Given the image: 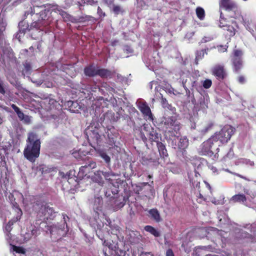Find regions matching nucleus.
<instances>
[{
	"label": "nucleus",
	"instance_id": "obj_1",
	"mask_svg": "<svg viewBox=\"0 0 256 256\" xmlns=\"http://www.w3.org/2000/svg\"><path fill=\"white\" fill-rule=\"evenodd\" d=\"M40 142L34 133L29 134L27 140V145L24 148V154L26 158L30 162H34L38 157Z\"/></svg>",
	"mask_w": 256,
	"mask_h": 256
},
{
	"label": "nucleus",
	"instance_id": "obj_2",
	"mask_svg": "<svg viewBox=\"0 0 256 256\" xmlns=\"http://www.w3.org/2000/svg\"><path fill=\"white\" fill-rule=\"evenodd\" d=\"M185 160L188 166L190 164L194 166V168L193 172L188 173L190 181L194 187L199 188L200 176L199 173L196 170V168H198L201 164L204 162V159L196 156L186 157Z\"/></svg>",
	"mask_w": 256,
	"mask_h": 256
},
{
	"label": "nucleus",
	"instance_id": "obj_3",
	"mask_svg": "<svg viewBox=\"0 0 256 256\" xmlns=\"http://www.w3.org/2000/svg\"><path fill=\"white\" fill-rule=\"evenodd\" d=\"M234 128L230 126H224L218 132L214 134V138L216 146H220V144L227 142L234 134Z\"/></svg>",
	"mask_w": 256,
	"mask_h": 256
},
{
	"label": "nucleus",
	"instance_id": "obj_4",
	"mask_svg": "<svg viewBox=\"0 0 256 256\" xmlns=\"http://www.w3.org/2000/svg\"><path fill=\"white\" fill-rule=\"evenodd\" d=\"M214 137H211L206 141L204 142L200 146V152L202 155L208 156L212 157V160H216L218 158V154H214V146L216 147L214 139Z\"/></svg>",
	"mask_w": 256,
	"mask_h": 256
},
{
	"label": "nucleus",
	"instance_id": "obj_5",
	"mask_svg": "<svg viewBox=\"0 0 256 256\" xmlns=\"http://www.w3.org/2000/svg\"><path fill=\"white\" fill-rule=\"evenodd\" d=\"M16 213V217L12 218L8 222V223L5 226V231L7 232L6 234V238H10L9 234L10 232L12 230V226L13 225L14 223L18 221L20 218V217L22 215V210L18 207L13 208L12 210V212H9L8 210H6L4 214H2L1 216L2 217L3 216H6L9 217V215L11 214V213Z\"/></svg>",
	"mask_w": 256,
	"mask_h": 256
},
{
	"label": "nucleus",
	"instance_id": "obj_6",
	"mask_svg": "<svg viewBox=\"0 0 256 256\" xmlns=\"http://www.w3.org/2000/svg\"><path fill=\"white\" fill-rule=\"evenodd\" d=\"M137 104L138 109L142 113L144 118L152 121L153 120L152 115L150 109L147 104L144 102L140 100L138 102Z\"/></svg>",
	"mask_w": 256,
	"mask_h": 256
},
{
	"label": "nucleus",
	"instance_id": "obj_7",
	"mask_svg": "<svg viewBox=\"0 0 256 256\" xmlns=\"http://www.w3.org/2000/svg\"><path fill=\"white\" fill-rule=\"evenodd\" d=\"M174 138L172 140V142H174V148H178L180 150H184L188 145V141L186 137H182L178 138L176 136L175 134H174Z\"/></svg>",
	"mask_w": 256,
	"mask_h": 256
},
{
	"label": "nucleus",
	"instance_id": "obj_8",
	"mask_svg": "<svg viewBox=\"0 0 256 256\" xmlns=\"http://www.w3.org/2000/svg\"><path fill=\"white\" fill-rule=\"evenodd\" d=\"M164 124L170 128V130H168L170 132H171V130H174L177 134L180 129V123L172 118H165Z\"/></svg>",
	"mask_w": 256,
	"mask_h": 256
},
{
	"label": "nucleus",
	"instance_id": "obj_9",
	"mask_svg": "<svg viewBox=\"0 0 256 256\" xmlns=\"http://www.w3.org/2000/svg\"><path fill=\"white\" fill-rule=\"evenodd\" d=\"M220 6L226 10H234L237 7L236 2L232 0H220Z\"/></svg>",
	"mask_w": 256,
	"mask_h": 256
},
{
	"label": "nucleus",
	"instance_id": "obj_10",
	"mask_svg": "<svg viewBox=\"0 0 256 256\" xmlns=\"http://www.w3.org/2000/svg\"><path fill=\"white\" fill-rule=\"evenodd\" d=\"M96 167V164L94 162H91L88 165H85L80 168L78 174L80 176H86L90 171Z\"/></svg>",
	"mask_w": 256,
	"mask_h": 256
},
{
	"label": "nucleus",
	"instance_id": "obj_11",
	"mask_svg": "<svg viewBox=\"0 0 256 256\" xmlns=\"http://www.w3.org/2000/svg\"><path fill=\"white\" fill-rule=\"evenodd\" d=\"M40 212L44 215L46 219L51 218L53 216V214H54L52 208L46 204L42 206Z\"/></svg>",
	"mask_w": 256,
	"mask_h": 256
},
{
	"label": "nucleus",
	"instance_id": "obj_12",
	"mask_svg": "<svg viewBox=\"0 0 256 256\" xmlns=\"http://www.w3.org/2000/svg\"><path fill=\"white\" fill-rule=\"evenodd\" d=\"M212 74L218 78H223L225 75V72L222 66H216L212 70Z\"/></svg>",
	"mask_w": 256,
	"mask_h": 256
},
{
	"label": "nucleus",
	"instance_id": "obj_13",
	"mask_svg": "<svg viewBox=\"0 0 256 256\" xmlns=\"http://www.w3.org/2000/svg\"><path fill=\"white\" fill-rule=\"evenodd\" d=\"M84 74L89 76H94L97 75V68L94 66H90L84 69Z\"/></svg>",
	"mask_w": 256,
	"mask_h": 256
},
{
	"label": "nucleus",
	"instance_id": "obj_14",
	"mask_svg": "<svg viewBox=\"0 0 256 256\" xmlns=\"http://www.w3.org/2000/svg\"><path fill=\"white\" fill-rule=\"evenodd\" d=\"M149 214L152 218L157 222H159L161 220L160 214L157 210L152 209L149 211Z\"/></svg>",
	"mask_w": 256,
	"mask_h": 256
},
{
	"label": "nucleus",
	"instance_id": "obj_15",
	"mask_svg": "<svg viewBox=\"0 0 256 256\" xmlns=\"http://www.w3.org/2000/svg\"><path fill=\"white\" fill-rule=\"evenodd\" d=\"M102 205V198L98 197L95 198L94 201V210H96V212H98V210H100V208Z\"/></svg>",
	"mask_w": 256,
	"mask_h": 256
},
{
	"label": "nucleus",
	"instance_id": "obj_16",
	"mask_svg": "<svg viewBox=\"0 0 256 256\" xmlns=\"http://www.w3.org/2000/svg\"><path fill=\"white\" fill-rule=\"evenodd\" d=\"M246 198L244 194H236L233 196L231 198V201L234 202H244L246 201Z\"/></svg>",
	"mask_w": 256,
	"mask_h": 256
},
{
	"label": "nucleus",
	"instance_id": "obj_17",
	"mask_svg": "<svg viewBox=\"0 0 256 256\" xmlns=\"http://www.w3.org/2000/svg\"><path fill=\"white\" fill-rule=\"evenodd\" d=\"M17 115L18 117V118L21 120L24 121V122L26 123H28L30 122L31 118L30 117L24 114L20 111V112H18Z\"/></svg>",
	"mask_w": 256,
	"mask_h": 256
},
{
	"label": "nucleus",
	"instance_id": "obj_18",
	"mask_svg": "<svg viewBox=\"0 0 256 256\" xmlns=\"http://www.w3.org/2000/svg\"><path fill=\"white\" fill-rule=\"evenodd\" d=\"M236 164L237 165L241 164H246V165H249L250 166H252L254 165V162L252 161H250L249 160L244 159L242 158H238L237 161L236 162Z\"/></svg>",
	"mask_w": 256,
	"mask_h": 256
},
{
	"label": "nucleus",
	"instance_id": "obj_19",
	"mask_svg": "<svg viewBox=\"0 0 256 256\" xmlns=\"http://www.w3.org/2000/svg\"><path fill=\"white\" fill-rule=\"evenodd\" d=\"M97 75H99L101 77L107 78L110 75V71L106 69H98L97 68Z\"/></svg>",
	"mask_w": 256,
	"mask_h": 256
},
{
	"label": "nucleus",
	"instance_id": "obj_20",
	"mask_svg": "<svg viewBox=\"0 0 256 256\" xmlns=\"http://www.w3.org/2000/svg\"><path fill=\"white\" fill-rule=\"evenodd\" d=\"M144 230L154 236H160L159 232L156 230L154 228L150 226H147L144 227Z\"/></svg>",
	"mask_w": 256,
	"mask_h": 256
},
{
	"label": "nucleus",
	"instance_id": "obj_21",
	"mask_svg": "<svg viewBox=\"0 0 256 256\" xmlns=\"http://www.w3.org/2000/svg\"><path fill=\"white\" fill-rule=\"evenodd\" d=\"M99 156L104 160L106 164H110V158L103 150H100L98 152Z\"/></svg>",
	"mask_w": 256,
	"mask_h": 256
},
{
	"label": "nucleus",
	"instance_id": "obj_22",
	"mask_svg": "<svg viewBox=\"0 0 256 256\" xmlns=\"http://www.w3.org/2000/svg\"><path fill=\"white\" fill-rule=\"evenodd\" d=\"M196 14L197 16L200 20H203L204 18L205 12L204 10L200 7L196 8Z\"/></svg>",
	"mask_w": 256,
	"mask_h": 256
},
{
	"label": "nucleus",
	"instance_id": "obj_23",
	"mask_svg": "<svg viewBox=\"0 0 256 256\" xmlns=\"http://www.w3.org/2000/svg\"><path fill=\"white\" fill-rule=\"evenodd\" d=\"M233 63L234 67L236 70H238L241 68L242 62L240 58H234Z\"/></svg>",
	"mask_w": 256,
	"mask_h": 256
},
{
	"label": "nucleus",
	"instance_id": "obj_24",
	"mask_svg": "<svg viewBox=\"0 0 256 256\" xmlns=\"http://www.w3.org/2000/svg\"><path fill=\"white\" fill-rule=\"evenodd\" d=\"M10 250H12L14 252H16V253L18 254H24L25 250L22 247H18L13 245H11Z\"/></svg>",
	"mask_w": 256,
	"mask_h": 256
},
{
	"label": "nucleus",
	"instance_id": "obj_25",
	"mask_svg": "<svg viewBox=\"0 0 256 256\" xmlns=\"http://www.w3.org/2000/svg\"><path fill=\"white\" fill-rule=\"evenodd\" d=\"M24 72L26 74H28L32 68L31 64L28 62H26V63L24 64Z\"/></svg>",
	"mask_w": 256,
	"mask_h": 256
},
{
	"label": "nucleus",
	"instance_id": "obj_26",
	"mask_svg": "<svg viewBox=\"0 0 256 256\" xmlns=\"http://www.w3.org/2000/svg\"><path fill=\"white\" fill-rule=\"evenodd\" d=\"M212 84V80L209 79H206L202 82V86L205 88H210Z\"/></svg>",
	"mask_w": 256,
	"mask_h": 256
},
{
	"label": "nucleus",
	"instance_id": "obj_27",
	"mask_svg": "<svg viewBox=\"0 0 256 256\" xmlns=\"http://www.w3.org/2000/svg\"><path fill=\"white\" fill-rule=\"evenodd\" d=\"M234 156V153L232 151H230L226 156L224 157L223 160L224 162H227L228 160L232 159L233 158Z\"/></svg>",
	"mask_w": 256,
	"mask_h": 256
},
{
	"label": "nucleus",
	"instance_id": "obj_28",
	"mask_svg": "<svg viewBox=\"0 0 256 256\" xmlns=\"http://www.w3.org/2000/svg\"><path fill=\"white\" fill-rule=\"evenodd\" d=\"M150 138L152 140L156 141L158 139V134L154 131V130H152V132L150 134Z\"/></svg>",
	"mask_w": 256,
	"mask_h": 256
},
{
	"label": "nucleus",
	"instance_id": "obj_29",
	"mask_svg": "<svg viewBox=\"0 0 256 256\" xmlns=\"http://www.w3.org/2000/svg\"><path fill=\"white\" fill-rule=\"evenodd\" d=\"M80 152V150H74L72 152V154L75 158H76L77 159L82 158V156H81Z\"/></svg>",
	"mask_w": 256,
	"mask_h": 256
},
{
	"label": "nucleus",
	"instance_id": "obj_30",
	"mask_svg": "<svg viewBox=\"0 0 256 256\" xmlns=\"http://www.w3.org/2000/svg\"><path fill=\"white\" fill-rule=\"evenodd\" d=\"M226 30L230 32V36H233L235 34V30L234 28L230 26H226Z\"/></svg>",
	"mask_w": 256,
	"mask_h": 256
},
{
	"label": "nucleus",
	"instance_id": "obj_31",
	"mask_svg": "<svg viewBox=\"0 0 256 256\" xmlns=\"http://www.w3.org/2000/svg\"><path fill=\"white\" fill-rule=\"evenodd\" d=\"M204 54V50H201L199 52H198L196 55V60H198L202 58Z\"/></svg>",
	"mask_w": 256,
	"mask_h": 256
},
{
	"label": "nucleus",
	"instance_id": "obj_32",
	"mask_svg": "<svg viewBox=\"0 0 256 256\" xmlns=\"http://www.w3.org/2000/svg\"><path fill=\"white\" fill-rule=\"evenodd\" d=\"M214 39V37L212 36H204L202 40H201V42H206L210 41H211Z\"/></svg>",
	"mask_w": 256,
	"mask_h": 256
},
{
	"label": "nucleus",
	"instance_id": "obj_33",
	"mask_svg": "<svg viewBox=\"0 0 256 256\" xmlns=\"http://www.w3.org/2000/svg\"><path fill=\"white\" fill-rule=\"evenodd\" d=\"M112 10L116 14H120L122 11L121 8L118 6H114Z\"/></svg>",
	"mask_w": 256,
	"mask_h": 256
},
{
	"label": "nucleus",
	"instance_id": "obj_34",
	"mask_svg": "<svg viewBox=\"0 0 256 256\" xmlns=\"http://www.w3.org/2000/svg\"><path fill=\"white\" fill-rule=\"evenodd\" d=\"M242 55V51L240 50H236L234 52V58H240V56Z\"/></svg>",
	"mask_w": 256,
	"mask_h": 256
},
{
	"label": "nucleus",
	"instance_id": "obj_35",
	"mask_svg": "<svg viewBox=\"0 0 256 256\" xmlns=\"http://www.w3.org/2000/svg\"><path fill=\"white\" fill-rule=\"evenodd\" d=\"M80 154L81 156H82V158L84 156H86L88 153L89 152L85 150V148H80Z\"/></svg>",
	"mask_w": 256,
	"mask_h": 256
},
{
	"label": "nucleus",
	"instance_id": "obj_36",
	"mask_svg": "<svg viewBox=\"0 0 256 256\" xmlns=\"http://www.w3.org/2000/svg\"><path fill=\"white\" fill-rule=\"evenodd\" d=\"M80 154L81 156H82V158L84 156H86L88 153L89 152L85 150V148H80Z\"/></svg>",
	"mask_w": 256,
	"mask_h": 256
},
{
	"label": "nucleus",
	"instance_id": "obj_37",
	"mask_svg": "<svg viewBox=\"0 0 256 256\" xmlns=\"http://www.w3.org/2000/svg\"><path fill=\"white\" fill-rule=\"evenodd\" d=\"M98 174H102V175L106 178V180H108L109 179V177L110 176V174L108 173V172H102V171H100L99 170L98 172Z\"/></svg>",
	"mask_w": 256,
	"mask_h": 256
},
{
	"label": "nucleus",
	"instance_id": "obj_38",
	"mask_svg": "<svg viewBox=\"0 0 256 256\" xmlns=\"http://www.w3.org/2000/svg\"><path fill=\"white\" fill-rule=\"evenodd\" d=\"M0 93H1L2 94H4L5 93L4 84L0 79Z\"/></svg>",
	"mask_w": 256,
	"mask_h": 256
},
{
	"label": "nucleus",
	"instance_id": "obj_39",
	"mask_svg": "<svg viewBox=\"0 0 256 256\" xmlns=\"http://www.w3.org/2000/svg\"><path fill=\"white\" fill-rule=\"evenodd\" d=\"M226 50H227V46H218V50L220 52H226Z\"/></svg>",
	"mask_w": 256,
	"mask_h": 256
},
{
	"label": "nucleus",
	"instance_id": "obj_40",
	"mask_svg": "<svg viewBox=\"0 0 256 256\" xmlns=\"http://www.w3.org/2000/svg\"><path fill=\"white\" fill-rule=\"evenodd\" d=\"M12 108L14 112L16 113V114H18V112L20 111V109L17 106L14 104L12 105Z\"/></svg>",
	"mask_w": 256,
	"mask_h": 256
},
{
	"label": "nucleus",
	"instance_id": "obj_41",
	"mask_svg": "<svg viewBox=\"0 0 256 256\" xmlns=\"http://www.w3.org/2000/svg\"><path fill=\"white\" fill-rule=\"evenodd\" d=\"M12 108L14 112L16 113V114H18V112L20 111V109L17 106L14 104L12 105Z\"/></svg>",
	"mask_w": 256,
	"mask_h": 256
},
{
	"label": "nucleus",
	"instance_id": "obj_42",
	"mask_svg": "<svg viewBox=\"0 0 256 256\" xmlns=\"http://www.w3.org/2000/svg\"><path fill=\"white\" fill-rule=\"evenodd\" d=\"M224 20V19L222 18V16H220V28H225L226 26L223 24L222 21Z\"/></svg>",
	"mask_w": 256,
	"mask_h": 256
},
{
	"label": "nucleus",
	"instance_id": "obj_43",
	"mask_svg": "<svg viewBox=\"0 0 256 256\" xmlns=\"http://www.w3.org/2000/svg\"><path fill=\"white\" fill-rule=\"evenodd\" d=\"M166 256H174V253L171 250H168L166 253Z\"/></svg>",
	"mask_w": 256,
	"mask_h": 256
},
{
	"label": "nucleus",
	"instance_id": "obj_44",
	"mask_svg": "<svg viewBox=\"0 0 256 256\" xmlns=\"http://www.w3.org/2000/svg\"><path fill=\"white\" fill-rule=\"evenodd\" d=\"M209 168H210L212 170V172L214 173V172H216V171H217V169H216V168L215 166H209Z\"/></svg>",
	"mask_w": 256,
	"mask_h": 256
},
{
	"label": "nucleus",
	"instance_id": "obj_45",
	"mask_svg": "<svg viewBox=\"0 0 256 256\" xmlns=\"http://www.w3.org/2000/svg\"><path fill=\"white\" fill-rule=\"evenodd\" d=\"M144 256H154L152 254L150 253V252H146L144 254Z\"/></svg>",
	"mask_w": 256,
	"mask_h": 256
},
{
	"label": "nucleus",
	"instance_id": "obj_46",
	"mask_svg": "<svg viewBox=\"0 0 256 256\" xmlns=\"http://www.w3.org/2000/svg\"><path fill=\"white\" fill-rule=\"evenodd\" d=\"M163 106L164 107H166L167 105H168V104L166 102V100H163Z\"/></svg>",
	"mask_w": 256,
	"mask_h": 256
},
{
	"label": "nucleus",
	"instance_id": "obj_47",
	"mask_svg": "<svg viewBox=\"0 0 256 256\" xmlns=\"http://www.w3.org/2000/svg\"><path fill=\"white\" fill-rule=\"evenodd\" d=\"M98 171H97L96 172L94 173V174H95V176H98V177H100V176H102V174H98Z\"/></svg>",
	"mask_w": 256,
	"mask_h": 256
},
{
	"label": "nucleus",
	"instance_id": "obj_48",
	"mask_svg": "<svg viewBox=\"0 0 256 256\" xmlns=\"http://www.w3.org/2000/svg\"><path fill=\"white\" fill-rule=\"evenodd\" d=\"M209 127L206 126L204 130H202V132H206L208 131Z\"/></svg>",
	"mask_w": 256,
	"mask_h": 256
},
{
	"label": "nucleus",
	"instance_id": "obj_49",
	"mask_svg": "<svg viewBox=\"0 0 256 256\" xmlns=\"http://www.w3.org/2000/svg\"><path fill=\"white\" fill-rule=\"evenodd\" d=\"M212 203H214V204H220V202H218H218H216V200H212Z\"/></svg>",
	"mask_w": 256,
	"mask_h": 256
},
{
	"label": "nucleus",
	"instance_id": "obj_50",
	"mask_svg": "<svg viewBox=\"0 0 256 256\" xmlns=\"http://www.w3.org/2000/svg\"><path fill=\"white\" fill-rule=\"evenodd\" d=\"M239 81H240V82H243V81H244V78H242V77H240V78H239Z\"/></svg>",
	"mask_w": 256,
	"mask_h": 256
},
{
	"label": "nucleus",
	"instance_id": "obj_51",
	"mask_svg": "<svg viewBox=\"0 0 256 256\" xmlns=\"http://www.w3.org/2000/svg\"><path fill=\"white\" fill-rule=\"evenodd\" d=\"M162 153H163V154H166V149H164V148H163V149H162Z\"/></svg>",
	"mask_w": 256,
	"mask_h": 256
},
{
	"label": "nucleus",
	"instance_id": "obj_52",
	"mask_svg": "<svg viewBox=\"0 0 256 256\" xmlns=\"http://www.w3.org/2000/svg\"><path fill=\"white\" fill-rule=\"evenodd\" d=\"M95 137H96V139H98V134H96V136H95Z\"/></svg>",
	"mask_w": 256,
	"mask_h": 256
},
{
	"label": "nucleus",
	"instance_id": "obj_53",
	"mask_svg": "<svg viewBox=\"0 0 256 256\" xmlns=\"http://www.w3.org/2000/svg\"><path fill=\"white\" fill-rule=\"evenodd\" d=\"M60 176H62V177L64 176V173H63V172H60Z\"/></svg>",
	"mask_w": 256,
	"mask_h": 256
},
{
	"label": "nucleus",
	"instance_id": "obj_54",
	"mask_svg": "<svg viewBox=\"0 0 256 256\" xmlns=\"http://www.w3.org/2000/svg\"><path fill=\"white\" fill-rule=\"evenodd\" d=\"M53 232H54V230H52L51 231H50V233H51L52 234H53Z\"/></svg>",
	"mask_w": 256,
	"mask_h": 256
},
{
	"label": "nucleus",
	"instance_id": "obj_55",
	"mask_svg": "<svg viewBox=\"0 0 256 256\" xmlns=\"http://www.w3.org/2000/svg\"><path fill=\"white\" fill-rule=\"evenodd\" d=\"M150 88H152V82L150 84Z\"/></svg>",
	"mask_w": 256,
	"mask_h": 256
},
{
	"label": "nucleus",
	"instance_id": "obj_56",
	"mask_svg": "<svg viewBox=\"0 0 256 256\" xmlns=\"http://www.w3.org/2000/svg\"><path fill=\"white\" fill-rule=\"evenodd\" d=\"M2 118H0V124H2Z\"/></svg>",
	"mask_w": 256,
	"mask_h": 256
},
{
	"label": "nucleus",
	"instance_id": "obj_57",
	"mask_svg": "<svg viewBox=\"0 0 256 256\" xmlns=\"http://www.w3.org/2000/svg\"><path fill=\"white\" fill-rule=\"evenodd\" d=\"M144 184H145V185L148 184V182L144 183Z\"/></svg>",
	"mask_w": 256,
	"mask_h": 256
},
{
	"label": "nucleus",
	"instance_id": "obj_58",
	"mask_svg": "<svg viewBox=\"0 0 256 256\" xmlns=\"http://www.w3.org/2000/svg\"><path fill=\"white\" fill-rule=\"evenodd\" d=\"M104 244H106V245L107 244H106V242H104Z\"/></svg>",
	"mask_w": 256,
	"mask_h": 256
},
{
	"label": "nucleus",
	"instance_id": "obj_59",
	"mask_svg": "<svg viewBox=\"0 0 256 256\" xmlns=\"http://www.w3.org/2000/svg\"><path fill=\"white\" fill-rule=\"evenodd\" d=\"M100 180H101V178H100V180H98V182H100Z\"/></svg>",
	"mask_w": 256,
	"mask_h": 256
},
{
	"label": "nucleus",
	"instance_id": "obj_60",
	"mask_svg": "<svg viewBox=\"0 0 256 256\" xmlns=\"http://www.w3.org/2000/svg\"><path fill=\"white\" fill-rule=\"evenodd\" d=\"M200 197H202V196L200 194Z\"/></svg>",
	"mask_w": 256,
	"mask_h": 256
},
{
	"label": "nucleus",
	"instance_id": "obj_61",
	"mask_svg": "<svg viewBox=\"0 0 256 256\" xmlns=\"http://www.w3.org/2000/svg\"><path fill=\"white\" fill-rule=\"evenodd\" d=\"M100 10V8H98V12H99Z\"/></svg>",
	"mask_w": 256,
	"mask_h": 256
},
{
	"label": "nucleus",
	"instance_id": "obj_62",
	"mask_svg": "<svg viewBox=\"0 0 256 256\" xmlns=\"http://www.w3.org/2000/svg\"><path fill=\"white\" fill-rule=\"evenodd\" d=\"M32 47L30 48V49H32Z\"/></svg>",
	"mask_w": 256,
	"mask_h": 256
}]
</instances>
